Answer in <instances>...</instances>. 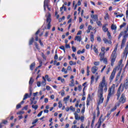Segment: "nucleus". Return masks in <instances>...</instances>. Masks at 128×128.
I'll list each match as a JSON object with an SVG mask.
<instances>
[{"label": "nucleus", "instance_id": "obj_9", "mask_svg": "<svg viewBox=\"0 0 128 128\" xmlns=\"http://www.w3.org/2000/svg\"><path fill=\"white\" fill-rule=\"evenodd\" d=\"M46 8H48V10H50V8H48V0H44V10H46Z\"/></svg>", "mask_w": 128, "mask_h": 128}, {"label": "nucleus", "instance_id": "obj_32", "mask_svg": "<svg viewBox=\"0 0 128 128\" xmlns=\"http://www.w3.org/2000/svg\"><path fill=\"white\" fill-rule=\"evenodd\" d=\"M46 80H44L43 81H42V82H41V84L42 86H46Z\"/></svg>", "mask_w": 128, "mask_h": 128}, {"label": "nucleus", "instance_id": "obj_6", "mask_svg": "<svg viewBox=\"0 0 128 128\" xmlns=\"http://www.w3.org/2000/svg\"><path fill=\"white\" fill-rule=\"evenodd\" d=\"M51 22L52 20L50 19V14H49L46 18V22H48V24H47L48 30H50V28L52 26L50 25Z\"/></svg>", "mask_w": 128, "mask_h": 128}, {"label": "nucleus", "instance_id": "obj_33", "mask_svg": "<svg viewBox=\"0 0 128 128\" xmlns=\"http://www.w3.org/2000/svg\"><path fill=\"white\" fill-rule=\"evenodd\" d=\"M28 94H26L24 96L23 100H26V98H28Z\"/></svg>", "mask_w": 128, "mask_h": 128}, {"label": "nucleus", "instance_id": "obj_19", "mask_svg": "<svg viewBox=\"0 0 128 128\" xmlns=\"http://www.w3.org/2000/svg\"><path fill=\"white\" fill-rule=\"evenodd\" d=\"M34 79H32V78L31 77L30 78V80L29 81V84H30V86H32V84H34Z\"/></svg>", "mask_w": 128, "mask_h": 128}, {"label": "nucleus", "instance_id": "obj_14", "mask_svg": "<svg viewBox=\"0 0 128 128\" xmlns=\"http://www.w3.org/2000/svg\"><path fill=\"white\" fill-rule=\"evenodd\" d=\"M91 18L94 19V22H97L98 18V15H94L92 14L90 16Z\"/></svg>", "mask_w": 128, "mask_h": 128}, {"label": "nucleus", "instance_id": "obj_54", "mask_svg": "<svg viewBox=\"0 0 128 128\" xmlns=\"http://www.w3.org/2000/svg\"><path fill=\"white\" fill-rule=\"evenodd\" d=\"M78 91H79V92H80V90H82V86L79 85V86H78Z\"/></svg>", "mask_w": 128, "mask_h": 128}, {"label": "nucleus", "instance_id": "obj_52", "mask_svg": "<svg viewBox=\"0 0 128 128\" xmlns=\"http://www.w3.org/2000/svg\"><path fill=\"white\" fill-rule=\"evenodd\" d=\"M72 50L74 52H76V48L74 46H72Z\"/></svg>", "mask_w": 128, "mask_h": 128}, {"label": "nucleus", "instance_id": "obj_20", "mask_svg": "<svg viewBox=\"0 0 128 128\" xmlns=\"http://www.w3.org/2000/svg\"><path fill=\"white\" fill-rule=\"evenodd\" d=\"M107 36H108V40H112V34H110V32H107Z\"/></svg>", "mask_w": 128, "mask_h": 128}, {"label": "nucleus", "instance_id": "obj_22", "mask_svg": "<svg viewBox=\"0 0 128 128\" xmlns=\"http://www.w3.org/2000/svg\"><path fill=\"white\" fill-rule=\"evenodd\" d=\"M111 29L114 30H116V26L112 24L111 26Z\"/></svg>", "mask_w": 128, "mask_h": 128}, {"label": "nucleus", "instance_id": "obj_4", "mask_svg": "<svg viewBox=\"0 0 128 128\" xmlns=\"http://www.w3.org/2000/svg\"><path fill=\"white\" fill-rule=\"evenodd\" d=\"M118 44H116L115 46L114 50L112 53L111 54V66H114V62H116V50H118Z\"/></svg>", "mask_w": 128, "mask_h": 128}, {"label": "nucleus", "instance_id": "obj_61", "mask_svg": "<svg viewBox=\"0 0 128 128\" xmlns=\"http://www.w3.org/2000/svg\"><path fill=\"white\" fill-rule=\"evenodd\" d=\"M58 54H56L54 57V60H58Z\"/></svg>", "mask_w": 128, "mask_h": 128}, {"label": "nucleus", "instance_id": "obj_63", "mask_svg": "<svg viewBox=\"0 0 128 128\" xmlns=\"http://www.w3.org/2000/svg\"><path fill=\"white\" fill-rule=\"evenodd\" d=\"M92 26L89 25L88 26V29L90 30H92Z\"/></svg>", "mask_w": 128, "mask_h": 128}, {"label": "nucleus", "instance_id": "obj_50", "mask_svg": "<svg viewBox=\"0 0 128 128\" xmlns=\"http://www.w3.org/2000/svg\"><path fill=\"white\" fill-rule=\"evenodd\" d=\"M42 56L44 60H46V58L44 53H42Z\"/></svg>", "mask_w": 128, "mask_h": 128}, {"label": "nucleus", "instance_id": "obj_39", "mask_svg": "<svg viewBox=\"0 0 128 128\" xmlns=\"http://www.w3.org/2000/svg\"><path fill=\"white\" fill-rule=\"evenodd\" d=\"M38 122V119H36L32 122V124H36V122Z\"/></svg>", "mask_w": 128, "mask_h": 128}, {"label": "nucleus", "instance_id": "obj_45", "mask_svg": "<svg viewBox=\"0 0 128 128\" xmlns=\"http://www.w3.org/2000/svg\"><path fill=\"white\" fill-rule=\"evenodd\" d=\"M94 76H92L91 77V84H92V82H94Z\"/></svg>", "mask_w": 128, "mask_h": 128}, {"label": "nucleus", "instance_id": "obj_25", "mask_svg": "<svg viewBox=\"0 0 128 128\" xmlns=\"http://www.w3.org/2000/svg\"><path fill=\"white\" fill-rule=\"evenodd\" d=\"M90 40L91 42H94V34H92V32L90 33Z\"/></svg>", "mask_w": 128, "mask_h": 128}, {"label": "nucleus", "instance_id": "obj_58", "mask_svg": "<svg viewBox=\"0 0 128 128\" xmlns=\"http://www.w3.org/2000/svg\"><path fill=\"white\" fill-rule=\"evenodd\" d=\"M39 42L42 46H44V44L42 42V40H40V39L39 40Z\"/></svg>", "mask_w": 128, "mask_h": 128}, {"label": "nucleus", "instance_id": "obj_40", "mask_svg": "<svg viewBox=\"0 0 128 128\" xmlns=\"http://www.w3.org/2000/svg\"><path fill=\"white\" fill-rule=\"evenodd\" d=\"M58 104V108H62V101H59Z\"/></svg>", "mask_w": 128, "mask_h": 128}, {"label": "nucleus", "instance_id": "obj_36", "mask_svg": "<svg viewBox=\"0 0 128 128\" xmlns=\"http://www.w3.org/2000/svg\"><path fill=\"white\" fill-rule=\"evenodd\" d=\"M100 100V99H98V106H97V108H96V110L97 111H98L100 110V104H98V101Z\"/></svg>", "mask_w": 128, "mask_h": 128}, {"label": "nucleus", "instance_id": "obj_47", "mask_svg": "<svg viewBox=\"0 0 128 128\" xmlns=\"http://www.w3.org/2000/svg\"><path fill=\"white\" fill-rule=\"evenodd\" d=\"M7 122H8V120H2V124H6Z\"/></svg>", "mask_w": 128, "mask_h": 128}, {"label": "nucleus", "instance_id": "obj_21", "mask_svg": "<svg viewBox=\"0 0 128 128\" xmlns=\"http://www.w3.org/2000/svg\"><path fill=\"white\" fill-rule=\"evenodd\" d=\"M70 99V96H68L66 98H64V101L65 104H68V100Z\"/></svg>", "mask_w": 128, "mask_h": 128}, {"label": "nucleus", "instance_id": "obj_26", "mask_svg": "<svg viewBox=\"0 0 128 128\" xmlns=\"http://www.w3.org/2000/svg\"><path fill=\"white\" fill-rule=\"evenodd\" d=\"M34 43V38H32L30 40H29V44L30 46L32 44Z\"/></svg>", "mask_w": 128, "mask_h": 128}, {"label": "nucleus", "instance_id": "obj_49", "mask_svg": "<svg viewBox=\"0 0 128 128\" xmlns=\"http://www.w3.org/2000/svg\"><path fill=\"white\" fill-rule=\"evenodd\" d=\"M101 50L102 52H104L106 50V48L104 47H102Z\"/></svg>", "mask_w": 128, "mask_h": 128}, {"label": "nucleus", "instance_id": "obj_17", "mask_svg": "<svg viewBox=\"0 0 128 128\" xmlns=\"http://www.w3.org/2000/svg\"><path fill=\"white\" fill-rule=\"evenodd\" d=\"M35 66H36V62H34L30 66V70H33Z\"/></svg>", "mask_w": 128, "mask_h": 128}, {"label": "nucleus", "instance_id": "obj_43", "mask_svg": "<svg viewBox=\"0 0 128 128\" xmlns=\"http://www.w3.org/2000/svg\"><path fill=\"white\" fill-rule=\"evenodd\" d=\"M78 104H80V100H78L76 101V105H75L76 108H78Z\"/></svg>", "mask_w": 128, "mask_h": 128}, {"label": "nucleus", "instance_id": "obj_56", "mask_svg": "<svg viewBox=\"0 0 128 128\" xmlns=\"http://www.w3.org/2000/svg\"><path fill=\"white\" fill-rule=\"evenodd\" d=\"M62 96H64V90H62L61 92Z\"/></svg>", "mask_w": 128, "mask_h": 128}, {"label": "nucleus", "instance_id": "obj_57", "mask_svg": "<svg viewBox=\"0 0 128 128\" xmlns=\"http://www.w3.org/2000/svg\"><path fill=\"white\" fill-rule=\"evenodd\" d=\"M94 120H92V123H91V126L92 128H94Z\"/></svg>", "mask_w": 128, "mask_h": 128}, {"label": "nucleus", "instance_id": "obj_59", "mask_svg": "<svg viewBox=\"0 0 128 128\" xmlns=\"http://www.w3.org/2000/svg\"><path fill=\"white\" fill-rule=\"evenodd\" d=\"M84 110H86V107L84 106L82 110V114H84Z\"/></svg>", "mask_w": 128, "mask_h": 128}, {"label": "nucleus", "instance_id": "obj_1", "mask_svg": "<svg viewBox=\"0 0 128 128\" xmlns=\"http://www.w3.org/2000/svg\"><path fill=\"white\" fill-rule=\"evenodd\" d=\"M104 92H108V82L106 80V76H104L102 81L100 82L98 87V96L99 98L98 104H102L104 102Z\"/></svg>", "mask_w": 128, "mask_h": 128}, {"label": "nucleus", "instance_id": "obj_12", "mask_svg": "<svg viewBox=\"0 0 128 128\" xmlns=\"http://www.w3.org/2000/svg\"><path fill=\"white\" fill-rule=\"evenodd\" d=\"M98 70V68L96 66H94L93 67H92V74H95L96 72Z\"/></svg>", "mask_w": 128, "mask_h": 128}, {"label": "nucleus", "instance_id": "obj_30", "mask_svg": "<svg viewBox=\"0 0 128 128\" xmlns=\"http://www.w3.org/2000/svg\"><path fill=\"white\" fill-rule=\"evenodd\" d=\"M126 24V23L124 22L120 26V29L122 30V28H124V26H125Z\"/></svg>", "mask_w": 128, "mask_h": 128}, {"label": "nucleus", "instance_id": "obj_2", "mask_svg": "<svg viewBox=\"0 0 128 128\" xmlns=\"http://www.w3.org/2000/svg\"><path fill=\"white\" fill-rule=\"evenodd\" d=\"M125 88H128V78L126 79V82L124 83V84H121L118 90L117 93H116V96H117V100L120 99V94L122 92H124V90Z\"/></svg>", "mask_w": 128, "mask_h": 128}, {"label": "nucleus", "instance_id": "obj_7", "mask_svg": "<svg viewBox=\"0 0 128 128\" xmlns=\"http://www.w3.org/2000/svg\"><path fill=\"white\" fill-rule=\"evenodd\" d=\"M116 68H115L113 70L110 78V80L112 82L114 78V76H116Z\"/></svg>", "mask_w": 128, "mask_h": 128}, {"label": "nucleus", "instance_id": "obj_5", "mask_svg": "<svg viewBox=\"0 0 128 128\" xmlns=\"http://www.w3.org/2000/svg\"><path fill=\"white\" fill-rule=\"evenodd\" d=\"M128 28H126V30H124V32H121V34H122V35L124 36L122 40V42L120 46V48H124V44H126V38L128 36Z\"/></svg>", "mask_w": 128, "mask_h": 128}, {"label": "nucleus", "instance_id": "obj_37", "mask_svg": "<svg viewBox=\"0 0 128 128\" xmlns=\"http://www.w3.org/2000/svg\"><path fill=\"white\" fill-rule=\"evenodd\" d=\"M96 24H98V26H102V22H100V21H96Z\"/></svg>", "mask_w": 128, "mask_h": 128}, {"label": "nucleus", "instance_id": "obj_60", "mask_svg": "<svg viewBox=\"0 0 128 128\" xmlns=\"http://www.w3.org/2000/svg\"><path fill=\"white\" fill-rule=\"evenodd\" d=\"M40 82H37V86H38L40 88Z\"/></svg>", "mask_w": 128, "mask_h": 128}, {"label": "nucleus", "instance_id": "obj_15", "mask_svg": "<svg viewBox=\"0 0 128 128\" xmlns=\"http://www.w3.org/2000/svg\"><path fill=\"white\" fill-rule=\"evenodd\" d=\"M75 40L80 42L82 40V36H77L75 37Z\"/></svg>", "mask_w": 128, "mask_h": 128}, {"label": "nucleus", "instance_id": "obj_62", "mask_svg": "<svg viewBox=\"0 0 128 128\" xmlns=\"http://www.w3.org/2000/svg\"><path fill=\"white\" fill-rule=\"evenodd\" d=\"M20 106H21L20 104H18L16 106V108L18 110V108H20Z\"/></svg>", "mask_w": 128, "mask_h": 128}, {"label": "nucleus", "instance_id": "obj_31", "mask_svg": "<svg viewBox=\"0 0 128 128\" xmlns=\"http://www.w3.org/2000/svg\"><path fill=\"white\" fill-rule=\"evenodd\" d=\"M38 105H32V108H34L35 110H38Z\"/></svg>", "mask_w": 128, "mask_h": 128}, {"label": "nucleus", "instance_id": "obj_35", "mask_svg": "<svg viewBox=\"0 0 128 128\" xmlns=\"http://www.w3.org/2000/svg\"><path fill=\"white\" fill-rule=\"evenodd\" d=\"M96 38H97L98 42H102V38H100V36H98L96 37Z\"/></svg>", "mask_w": 128, "mask_h": 128}, {"label": "nucleus", "instance_id": "obj_64", "mask_svg": "<svg viewBox=\"0 0 128 128\" xmlns=\"http://www.w3.org/2000/svg\"><path fill=\"white\" fill-rule=\"evenodd\" d=\"M128 18V8L126 11V18Z\"/></svg>", "mask_w": 128, "mask_h": 128}, {"label": "nucleus", "instance_id": "obj_18", "mask_svg": "<svg viewBox=\"0 0 128 128\" xmlns=\"http://www.w3.org/2000/svg\"><path fill=\"white\" fill-rule=\"evenodd\" d=\"M93 50L95 52V54H98V48H96V46H94Z\"/></svg>", "mask_w": 128, "mask_h": 128}, {"label": "nucleus", "instance_id": "obj_55", "mask_svg": "<svg viewBox=\"0 0 128 128\" xmlns=\"http://www.w3.org/2000/svg\"><path fill=\"white\" fill-rule=\"evenodd\" d=\"M87 101L90 102V94L88 95V98L87 99Z\"/></svg>", "mask_w": 128, "mask_h": 128}, {"label": "nucleus", "instance_id": "obj_23", "mask_svg": "<svg viewBox=\"0 0 128 128\" xmlns=\"http://www.w3.org/2000/svg\"><path fill=\"white\" fill-rule=\"evenodd\" d=\"M62 72H64L65 74H68V70H66V69L64 68H62Z\"/></svg>", "mask_w": 128, "mask_h": 128}, {"label": "nucleus", "instance_id": "obj_16", "mask_svg": "<svg viewBox=\"0 0 128 128\" xmlns=\"http://www.w3.org/2000/svg\"><path fill=\"white\" fill-rule=\"evenodd\" d=\"M74 115L75 120H80V117L78 116V113L75 112L74 114Z\"/></svg>", "mask_w": 128, "mask_h": 128}, {"label": "nucleus", "instance_id": "obj_34", "mask_svg": "<svg viewBox=\"0 0 128 128\" xmlns=\"http://www.w3.org/2000/svg\"><path fill=\"white\" fill-rule=\"evenodd\" d=\"M60 50H64V52H66V48H64V46H60Z\"/></svg>", "mask_w": 128, "mask_h": 128}, {"label": "nucleus", "instance_id": "obj_42", "mask_svg": "<svg viewBox=\"0 0 128 128\" xmlns=\"http://www.w3.org/2000/svg\"><path fill=\"white\" fill-rule=\"evenodd\" d=\"M94 66H99L100 62H94Z\"/></svg>", "mask_w": 128, "mask_h": 128}, {"label": "nucleus", "instance_id": "obj_41", "mask_svg": "<svg viewBox=\"0 0 128 128\" xmlns=\"http://www.w3.org/2000/svg\"><path fill=\"white\" fill-rule=\"evenodd\" d=\"M70 108L72 112H74L76 110V108L72 107V106H70Z\"/></svg>", "mask_w": 128, "mask_h": 128}, {"label": "nucleus", "instance_id": "obj_24", "mask_svg": "<svg viewBox=\"0 0 128 128\" xmlns=\"http://www.w3.org/2000/svg\"><path fill=\"white\" fill-rule=\"evenodd\" d=\"M106 54V52H103L102 53L100 52V58H104V54Z\"/></svg>", "mask_w": 128, "mask_h": 128}, {"label": "nucleus", "instance_id": "obj_13", "mask_svg": "<svg viewBox=\"0 0 128 128\" xmlns=\"http://www.w3.org/2000/svg\"><path fill=\"white\" fill-rule=\"evenodd\" d=\"M106 26H108V24H105L102 26V30L104 32H109L108 28H106Z\"/></svg>", "mask_w": 128, "mask_h": 128}, {"label": "nucleus", "instance_id": "obj_28", "mask_svg": "<svg viewBox=\"0 0 128 128\" xmlns=\"http://www.w3.org/2000/svg\"><path fill=\"white\" fill-rule=\"evenodd\" d=\"M100 60L101 62L102 60H103V62H104V64H106V62H108V60L106 58H100Z\"/></svg>", "mask_w": 128, "mask_h": 128}, {"label": "nucleus", "instance_id": "obj_44", "mask_svg": "<svg viewBox=\"0 0 128 128\" xmlns=\"http://www.w3.org/2000/svg\"><path fill=\"white\" fill-rule=\"evenodd\" d=\"M116 106H114V107L110 110V112H114V110H116Z\"/></svg>", "mask_w": 128, "mask_h": 128}, {"label": "nucleus", "instance_id": "obj_53", "mask_svg": "<svg viewBox=\"0 0 128 128\" xmlns=\"http://www.w3.org/2000/svg\"><path fill=\"white\" fill-rule=\"evenodd\" d=\"M42 111L40 112V113L38 114L37 116H38V118H40V116H41L42 114Z\"/></svg>", "mask_w": 128, "mask_h": 128}, {"label": "nucleus", "instance_id": "obj_8", "mask_svg": "<svg viewBox=\"0 0 128 128\" xmlns=\"http://www.w3.org/2000/svg\"><path fill=\"white\" fill-rule=\"evenodd\" d=\"M103 42H104V43L106 44H112V40L110 39L108 40L106 38H103Z\"/></svg>", "mask_w": 128, "mask_h": 128}, {"label": "nucleus", "instance_id": "obj_10", "mask_svg": "<svg viewBox=\"0 0 128 128\" xmlns=\"http://www.w3.org/2000/svg\"><path fill=\"white\" fill-rule=\"evenodd\" d=\"M120 101V102H122V104H124V102H126V98L124 96V94H122Z\"/></svg>", "mask_w": 128, "mask_h": 128}, {"label": "nucleus", "instance_id": "obj_27", "mask_svg": "<svg viewBox=\"0 0 128 128\" xmlns=\"http://www.w3.org/2000/svg\"><path fill=\"white\" fill-rule=\"evenodd\" d=\"M71 84H69L70 86H74V79H72L70 81Z\"/></svg>", "mask_w": 128, "mask_h": 128}, {"label": "nucleus", "instance_id": "obj_3", "mask_svg": "<svg viewBox=\"0 0 128 128\" xmlns=\"http://www.w3.org/2000/svg\"><path fill=\"white\" fill-rule=\"evenodd\" d=\"M114 88H116V85L113 84L108 90V94L106 98V102L110 100V98L116 94V91H114Z\"/></svg>", "mask_w": 128, "mask_h": 128}, {"label": "nucleus", "instance_id": "obj_46", "mask_svg": "<svg viewBox=\"0 0 128 128\" xmlns=\"http://www.w3.org/2000/svg\"><path fill=\"white\" fill-rule=\"evenodd\" d=\"M67 70H70V72H72V67L70 66H68L67 68Z\"/></svg>", "mask_w": 128, "mask_h": 128}, {"label": "nucleus", "instance_id": "obj_11", "mask_svg": "<svg viewBox=\"0 0 128 128\" xmlns=\"http://www.w3.org/2000/svg\"><path fill=\"white\" fill-rule=\"evenodd\" d=\"M128 44H127L126 46V48H124V56H128Z\"/></svg>", "mask_w": 128, "mask_h": 128}, {"label": "nucleus", "instance_id": "obj_29", "mask_svg": "<svg viewBox=\"0 0 128 128\" xmlns=\"http://www.w3.org/2000/svg\"><path fill=\"white\" fill-rule=\"evenodd\" d=\"M121 0H114V2H112V4L116 6V2H120Z\"/></svg>", "mask_w": 128, "mask_h": 128}, {"label": "nucleus", "instance_id": "obj_38", "mask_svg": "<svg viewBox=\"0 0 128 128\" xmlns=\"http://www.w3.org/2000/svg\"><path fill=\"white\" fill-rule=\"evenodd\" d=\"M122 16H124V14H119L116 16V18H122Z\"/></svg>", "mask_w": 128, "mask_h": 128}, {"label": "nucleus", "instance_id": "obj_48", "mask_svg": "<svg viewBox=\"0 0 128 128\" xmlns=\"http://www.w3.org/2000/svg\"><path fill=\"white\" fill-rule=\"evenodd\" d=\"M65 47L66 48H70V44H66Z\"/></svg>", "mask_w": 128, "mask_h": 128}, {"label": "nucleus", "instance_id": "obj_51", "mask_svg": "<svg viewBox=\"0 0 128 128\" xmlns=\"http://www.w3.org/2000/svg\"><path fill=\"white\" fill-rule=\"evenodd\" d=\"M80 120L82 122H84V116H82L81 117H80Z\"/></svg>", "mask_w": 128, "mask_h": 128}]
</instances>
